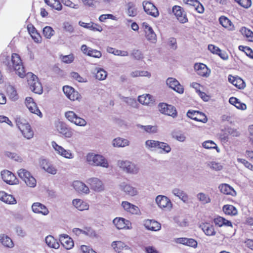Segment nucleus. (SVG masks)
<instances>
[{"mask_svg": "<svg viewBox=\"0 0 253 253\" xmlns=\"http://www.w3.org/2000/svg\"><path fill=\"white\" fill-rule=\"evenodd\" d=\"M0 63L10 72L15 71L16 74L21 78L26 76L30 89L35 93H42V87L37 77L30 72L26 74L23 63L18 54L13 53L11 57L6 54H1Z\"/></svg>", "mask_w": 253, "mask_h": 253, "instance_id": "obj_1", "label": "nucleus"}, {"mask_svg": "<svg viewBox=\"0 0 253 253\" xmlns=\"http://www.w3.org/2000/svg\"><path fill=\"white\" fill-rule=\"evenodd\" d=\"M87 163L92 166H99L104 168H108L109 164L107 160L102 155L94 153H89L85 157Z\"/></svg>", "mask_w": 253, "mask_h": 253, "instance_id": "obj_2", "label": "nucleus"}, {"mask_svg": "<svg viewBox=\"0 0 253 253\" xmlns=\"http://www.w3.org/2000/svg\"><path fill=\"white\" fill-rule=\"evenodd\" d=\"M117 166L123 171L129 174L136 175L140 171L137 164L128 160H119Z\"/></svg>", "mask_w": 253, "mask_h": 253, "instance_id": "obj_3", "label": "nucleus"}, {"mask_svg": "<svg viewBox=\"0 0 253 253\" xmlns=\"http://www.w3.org/2000/svg\"><path fill=\"white\" fill-rule=\"evenodd\" d=\"M17 174L27 186L31 188H34L36 186V179L27 170L21 169L17 171Z\"/></svg>", "mask_w": 253, "mask_h": 253, "instance_id": "obj_4", "label": "nucleus"}, {"mask_svg": "<svg viewBox=\"0 0 253 253\" xmlns=\"http://www.w3.org/2000/svg\"><path fill=\"white\" fill-rule=\"evenodd\" d=\"M65 117L69 122L77 126H84L86 125V121L83 118L79 117L73 111H69L66 112L65 113Z\"/></svg>", "mask_w": 253, "mask_h": 253, "instance_id": "obj_5", "label": "nucleus"}, {"mask_svg": "<svg viewBox=\"0 0 253 253\" xmlns=\"http://www.w3.org/2000/svg\"><path fill=\"white\" fill-rule=\"evenodd\" d=\"M17 126L25 138L30 139L33 137L34 131L28 123L17 121Z\"/></svg>", "mask_w": 253, "mask_h": 253, "instance_id": "obj_6", "label": "nucleus"}, {"mask_svg": "<svg viewBox=\"0 0 253 253\" xmlns=\"http://www.w3.org/2000/svg\"><path fill=\"white\" fill-rule=\"evenodd\" d=\"M51 146L59 155L68 159H72L74 158V154L71 150L65 149L62 146L58 145L55 141L51 142Z\"/></svg>", "mask_w": 253, "mask_h": 253, "instance_id": "obj_7", "label": "nucleus"}, {"mask_svg": "<svg viewBox=\"0 0 253 253\" xmlns=\"http://www.w3.org/2000/svg\"><path fill=\"white\" fill-rule=\"evenodd\" d=\"M158 207L161 209L169 211L172 207V204L170 199L164 195H158L155 199Z\"/></svg>", "mask_w": 253, "mask_h": 253, "instance_id": "obj_8", "label": "nucleus"}, {"mask_svg": "<svg viewBox=\"0 0 253 253\" xmlns=\"http://www.w3.org/2000/svg\"><path fill=\"white\" fill-rule=\"evenodd\" d=\"M142 26L146 40L150 43H156L157 41V35L153 28L146 22L143 23Z\"/></svg>", "mask_w": 253, "mask_h": 253, "instance_id": "obj_9", "label": "nucleus"}, {"mask_svg": "<svg viewBox=\"0 0 253 253\" xmlns=\"http://www.w3.org/2000/svg\"><path fill=\"white\" fill-rule=\"evenodd\" d=\"M25 104L29 111L42 118V114L39 110L37 104L31 97H27L25 100Z\"/></svg>", "mask_w": 253, "mask_h": 253, "instance_id": "obj_10", "label": "nucleus"}, {"mask_svg": "<svg viewBox=\"0 0 253 253\" xmlns=\"http://www.w3.org/2000/svg\"><path fill=\"white\" fill-rule=\"evenodd\" d=\"M159 110L161 113L171 116L173 118L177 116L176 110L172 105L164 103H160L159 105Z\"/></svg>", "mask_w": 253, "mask_h": 253, "instance_id": "obj_11", "label": "nucleus"}, {"mask_svg": "<svg viewBox=\"0 0 253 253\" xmlns=\"http://www.w3.org/2000/svg\"><path fill=\"white\" fill-rule=\"evenodd\" d=\"M2 180L9 185H15L18 183V180L15 175L8 170H3L0 172Z\"/></svg>", "mask_w": 253, "mask_h": 253, "instance_id": "obj_12", "label": "nucleus"}, {"mask_svg": "<svg viewBox=\"0 0 253 253\" xmlns=\"http://www.w3.org/2000/svg\"><path fill=\"white\" fill-rule=\"evenodd\" d=\"M167 85L177 93L182 94L184 93V87L175 78H169L167 79Z\"/></svg>", "mask_w": 253, "mask_h": 253, "instance_id": "obj_13", "label": "nucleus"}, {"mask_svg": "<svg viewBox=\"0 0 253 253\" xmlns=\"http://www.w3.org/2000/svg\"><path fill=\"white\" fill-rule=\"evenodd\" d=\"M119 188L126 195L130 197H134L138 194V191L136 188L126 182L121 183L119 185Z\"/></svg>", "mask_w": 253, "mask_h": 253, "instance_id": "obj_14", "label": "nucleus"}, {"mask_svg": "<svg viewBox=\"0 0 253 253\" xmlns=\"http://www.w3.org/2000/svg\"><path fill=\"white\" fill-rule=\"evenodd\" d=\"M194 68L196 73L199 76L203 77H209L211 73V70L203 63H195L194 66Z\"/></svg>", "mask_w": 253, "mask_h": 253, "instance_id": "obj_15", "label": "nucleus"}, {"mask_svg": "<svg viewBox=\"0 0 253 253\" xmlns=\"http://www.w3.org/2000/svg\"><path fill=\"white\" fill-rule=\"evenodd\" d=\"M63 91L66 96L71 100L79 101L81 99L80 94L71 86L68 85L63 86Z\"/></svg>", "mask_w": 253, "mask_h": 253, "instance_id": "obj_16", "label": "nucleus"}, {"mask_svg": "<svg viewBox=\"0 0 253 253\" xmlns=\"http://www.w3.org/2000/svg\"><path fill=\"white\" fill-rule=\"evenodd\" d=\"M145 12L154 17H157L159 15L157 8L151 2L144 1L142 3Z\"/></svg>", "mask_w": 253, "mask_h": 253, "instance_id": "obj_17", "label": "nucleus"}, {"mask_svg": "<svg viewBox=\"0 0 253 253\" xmlns=\"http://www.w3.org/2000/svg\"><path fill=\"white\" fill-rule=\"evenodd\" d=\"M172 12L180 23H185L188 22L186 14L180 6L174 5L172 7Z\"/></svg>", "mask_w": 253, "mask_h": 253, "instance_id": "obj_18", "label": "nucleus"}, {"mask_svg": "<svg viewBox=\"0 0 253 253\" xmlns=\"http://www.w3.org/2000/svg\"><path fill=\"white\" fill-rule=\"evenodd\" d=\"M187 116L191 119L203 123H206L208 121L207 116L204 113L199 111L189 110L187 113Z\"/></svg>", "mask_w": 253, "mask_h": 253, "instance_id": "obj_19", "label": "nucleus"}, {"mask_svg": "<svg viewBox=\"0 0 253 253\" xmlns=\"http://www.w3.org/2000/svg\"><path fill=\"white\" fill-rule=\"evenodd\" d=\"M81 49L84 54L88 56L96 58H100L102 56L100 51L88 47L85 44L82 45Z\"/></svg>", "mask_w": 253, "mask_h": 253, "instance_id": "obj_20", "label": "nucleus"}, {"mask_svg": "<svg viewBox=\"0 0 253 253\" xmlns=\"http://www.w3.org/2000/svg\"><path fill=\"white\" fill-rule=\"evenodd\" d=\"M92 189L96 192H101L104 190V187L102 181L98 178H90L87 180Z\"/></svg>", "mask_w": 253, "mask_h": 253, "instance_id": "obj_21", "label": "nucleus"}, {"mask_svg": "<svg viewBox=\"0 0 253 253\" xmlns=\"http://www.w3.org/2000/svg\"><path fill=\"white\" fill-rule=\"evenodd\" d=\"M72 186L74 189L80 194H88L90 192L88 187L81 181H74L72 183Z\"/></svg>", "mask_w": 253, "mask_h": 253, "instance_id": "obj_22", "label": "nucleus"}, {"mask_svg": "<svg viewBox=\"0 0 253 253\" xmlns=\"http://www.w3.org/2000/svg\"><path fill=\"white\" fill-rule=\"evenodd\" d=\"M40 165L41 167L47 173L53 175L57 173V169L56 167L50 163L47 160H41L40 162Z\"/></svg>", "mask_w": 253, "mask_h": 253, "instance_id": "obj_23", "label": "nucleus"}, {"mask_svg": "<svg viewBox=\"0 0 253 253\" xmlns=\"http://www.w3.org/2000/svg\"><path fill=\"white\" fill-rule=\"evenodd\" d=\"M32 210L34 213L42 214L43 215H46L49 213L48 209L44 205L39 202L33 204Z\"/></svg>", "mask_w": 253, "mask_h": 253, "instance_id": "obj_24", "label": "nucleus"}, {"mask_svg": "<svg viewBox=\"0 0 253 253\" xmlns=\"http://www.w3.org/2000/svg\"><path fill=\"white\" fill-rule=\"evenodd\" d=\"M0 244L6 249H12L14 247L12 239L5 234H0Z\"/></svg>", "mask_w": 253, "mask_h": 253, "instance_id": "obj_25", "label": "nucleus"}, {"mask_svg": "<svg viewBox=\"0 0 253 253\" xmlns=\"http://www.w3.org/2000/svg\"><path fill=\"white\" fill-rule=\"evenodd\" d=\"M121 206L125 211L134 214H138L140 210L138 207L127 201H123Z\"/></svg>", "mask_w": 253, "mask_h": 253, "instance_id": "obj_26", "label": "nucleus"}, {"mask_svg": "<svg viewBox=\"0 0 253 253\" xmlns=\"http://www.w3.org/2000/svg\"><path fill=\"white\" fill-rule=\"evenodd\" d=\"M59 240L62 245L66 250H70L74 246V243L72 239L66 234L60 235Z\"/></svg>", "mask_w": 253, "mask_h": 253, "instance_id": "obj_27", "label": "nucleus"}, {"mask_svg": "<svg viewBox=\"0 0 253 253\" xmlns=\"http://www.w3.org/2000/svg\"><path fill=\"white\" fill-rule=\"evenodd\" d=\"M143 224L146 229L153 231H159L161 228V224L153 220L146 219Z\"/></svg>", "mask_w": 253, "mask_h": 253, "instance_id": "obj_28", "label": "nucleus"}, {"mask_svg": "<svg viewBox=\"0 0 253 253\" xmlns=\"http://www.w3.org/2000/svg\"><path fill=\"white\" fill-rule=\"evenodd\" d=\"M57 130L60 133L66 138H71L73 135L72 128L67 127L65 124H59L57 126Z\"/></svg>", "mask_w": 253, "mask_h": 253, "instance_id": "obj_29", "label": "nucleus"}, {"mask_svg": "<svg viewBox=\"0 0 253 253\" xmlns=\"http://www.w3.org/2000/svg\"><path fill=\"white\" fill-rule=\"evenodd\" d=\"M113 224L119 229H122L125 228L130 229L129 226L130 223L128 220H126L125 218L122 217H116L113 221Z\"/></svg>", "mask_w": 253, "mask_h": 253, "instance_id": "obj_30", "label": "nucleus"}, {"mask_svg": "<svg viewBox=\"0 0 253 253\" xmlns=\"http://www.w3.org/2000/svg\"><path fill=\"white\" fill-rule=\"evenodd\" d=\"M218 188L220 192L223 194L229 195L232 196H235L237 195L234 188L227 184H221L219 185Z\"/></svg>", "mask_w": 253, "mask_h": 253, "instance_id": "obj_31", "label": "nucleus"}, {"mask_svg": "<svg viewBox=\"0 0 253 253\" xmlns=\"http://www.w3.org/2000/svg\"><path fill=\"white\" fill-rule=\"evenodd\" d=\"M138 100L141 104L148 106H150L155 102L154 97L149 94H145L139 96Z\"/></svg>", "mask_w": 253, "mask_h": 253, "instance_id": "obj_32", "label": "nucleus"}, {"mask_svg": "<svg viewBox=\"0 0 253 253\" xmlns=\"http://www.w3.org/2000/svg\"><path fill=\"white\" fill-rule=\"evenodd\" d=\"M0 200L10 205L17 203L15 198L12 195L8 194L4 191H0Z\"/></svg>", "mask_w": 253, "mask_h": 253, "instance_id": "obj_33", "label": "nucleus"}, {"mask_svg": "<svg viewBox=\"0 0 253 253\" xmlns=\"http://www.w3.org/2000/svg\"><path fill=\"white\" fill-rule=\"evenodd\" d=\"M112 144L114 147H125L130 145V141L127 139L118 137L112 140Z\"/></svg>", "mask_w": 253, "mask_h": 253, "instance_id": "obj_34", "label": "nucleus"}, {"mask_svg": "<svg viewBox=\"0 0 253 253\" xmlns=\"http://www.w3.org/2000/svg\"><path fill=\"white\" fill-rule=\"evenodd\" d=\"M72 204L77 209L80 211L88 210L89 209V206L88 204L81 199H74L72 201Z\"/></svg>", "mask_w": 253, "mask_h": 253, "instance_id": "obj_35", "label": "nucleus"}, {"mask_svg": "<svg viewBox=\"0 0 253 253\" xmlns=\"http://www.w3.org/2000/svg\"><path fill=\"white\" fill-rule=\"evenodd\" d=\"M200 227L207 236H213L216 234L214 226L209 223H203L200 225Z\"/></svg>", "mask_w": 253, "mask_h": 253, "instance_id": "obj_36", "label": "nucleus"}, {"mask_svg": "<svg viewBox=\"0 0 253 253\" xmlns=\"http://www.w3.org/2000/svg\"><path fill=\"white\" fill-rule=\"evenodd\" d=\"M111 247L118 253H121L124 249H129V247L121 241H113L111 244Z\"/></svg>", "mask_w": 253, "mask_h": 253, "instance_id": "obj_37", "label": "nucleus"}, {"mask_svg": "<svg viewBox=\"0 0 253 253\" xmlns=\"http://www.w3.org/2000/svg\"><path fill=\"white\" fill-rule=\"evenodd\" d=\"M214 224L218 227H232V222L221 216H217L214 219Z\"/></svg>", "mask_w": 253, "mask_h": 253, "instance_id": "obj_38", "label": "nucleus"}, {"mask_svg": "<svg viewBox=\"0 0 253 253\" xmlns=\"http://www.w3.org/2000/svg\"><path fill=\"white\" fill-rule=\"evenodd\" d=\"M228 81L239 88H242L245 87L244 81L241 78H237L232 75H229L228 76Z\"/></svg>", "mask_w": 253, "mask_h": 253, "instance_id": "obj_39", "label": "nucleus"}, {"mask_svg": "<svg viewBox=\"0 0 253 253\" xmlns=\"http://www.w3.org/2000/svg\"><path fill=\"white\" fill-rule=\"evenodd\" d=\"M219 22L220 24L229 30L233 31L234 30V26L231 21L225 16H221L219 18Z\"/></svg>", "mask_w": 253, "mask_h": 253, "instance_id": "obj_40", "label": "nucleus"}, {"mask_svg": "<svg viewBox=\"0 0 253 253\" xmlns=\"http://www.w3.org/2000/svg\"><path fill=\"white\" fill-rule=\"evenodd\" d=\"M229 102L231 104L235 106L238 109L245 110L247 109L246 105L245 103L241 102L239 99L236 97H230L229 98Z\"/></svg>", "mask_w": 253, "mask_h": 253, "instance_id": "obj_41", "label": "nucleus"}, {"mask_svg": "<svg viewBox=\"0 0 253 253\" xmlns=\"http://www.w3.org/2000/svg\"><path fill=\"white\" fill-rule=\"evenodd\" d=\"M222 210L223 212L226 215L234 216L237 215L238 213L237 209L231 205H224L222 208Z\"/></svg>", "mask_w": 253, "mask_h": 253, "instance_id": "obj_42", "label": "nucleus"}, {"mask_svg": "<svg viewBox=\"0 0 253 253\" xmlns=\"http://www.w3.org/2000/svg\"><path fill=\"white\" fill-rule=\"evenodd\" d=\"M45 241L46 245L50 248L56 249L59 248V243L51 235L47 236L45 239Z\"/></svg>", "mask_w": 253, "mask_h": 253, "instance_id": "obj_43", "label": "nucleus"}, {"mask_svg": "<svg viewBox=\"0 0 253 253\" xmlns=\"http://www.w3.org/2000/svg\"><path fill=\"white\" fill-rule=\"evenodd\" d=\"M45 2L52 9L57 11L62 10V6L58 0H44Z\"/></svg>", "mask_w": 253, "mask_h": 253, "instance_id": "obj_44", "label": "nucleus"}, {"mask_svg": "<svg viewBox=\"0 0 253 253\" xmlns=\"http://www.w3.org/2000/svg\"><path fill=\"white\" fill-rule=\"evenodd\" d=\"M136 126L137 128L142 129L145 132L149 133H155L158 131V128L156 126H143L140 124H138L136 125Z\"/></svg>", "mask_w": 253, "mask_h": 253, "instance_id": "obj_45", "label": "nucleus"}, {"mask_svg": "<svg viewBox=\"0 0 253 253\" xmlns=\"http://www.w3.org/2000/svg\"><path fill=\"white\" fill-rule=\"evenodd\" d=\"M130 75L132 78L145 77L150 78L151 77V74L149 72L144 70H135L131 72Z\"/></svg>", "mask_w": 253, "mask_h": 253, "instance_id": "obj_46", "label": "nucleus"}, {"mask_svg": "<svg viewBox=\"0 0 253 253\" xmlns=\"http://www.w3.org/2000/svg\"><path fill=\"white\" fill-rule=\"evenodd\" d=\"M94 74H95V78L98 80H104L107 76V73L103 69L100 68H96L94 70Z\"/></svg>", "mask_w": 253, "mask_h": 253, "instance_id": "obj_47", "label": "nucleus"}, {"mask_svg": "<svg viewBox=\"0 0 253 253\" xmlns=\"http://www.w3.org/2000/svg\"><path fill=\"white\" fill-rule=\"evenodd\" d=\"M159 141L149 139L145 142V146L146 149L150 151H154L156 149H158Z\"/></svg>", "mask_w": 253, "mask_h": 253, "instance_id": "obj_48", "label": "nucleus"}, {"mask_svg": "<svg viewBox=\"0 0 253 253\" xmlns=\"http://www.w3.org/2000/svg\"><path fill=\"white\" fill-rule=\"evenodd\" d=\"M127 7V14L129 16L134 17L137 14V9L135 8V4L132 2H129L126 4Z\"/></svg>", "mask_w": 253, "mask_h": 253, "instance_id": "obj_49", "label": "nucleus"}, {"mask_svg": "<svg viewBox=\"0 0 253 253\" xmlns=\"http://www.w3.org/2000/svg\"><path fill=\"white\" fill-rule=\"evenodd\" d=\"M107 50L108 52L113 54L115 55L127 56L128 55L127 51L118 50L112 47H108Z\"/></svg>", "mask_w": 253, "mask_h": 253, "instance_id": "obj_50", "label": "nucleus"}, {"mask_svg": "<svg viewBox=\"0 0 253 253\" xmlns=\"http://www.w3.org/2000/svg\"><path fill=\"white\" fill-rule=\"evenodd\" d=\"M202 146L205 149H215L217 152H220V149L217 146V145L212 140H207L204 141L202 143Z\"/></svg>", "mask_w": 253, "mask_h": 253, "instance_id": "obj_51", "label": "nucleus"}, {"mask_svg": "<svg viewBox=\"0 0 253 253\" xmlns=\"http://www.w3.org/2000/svg\"><path fill=\"white\" fill-rule=\"evenodd\" d=\"M197 198L199 201H200L203 204H206L210 203L211 201V199L210 196L204 193L201 192L197 195Z\"/></svg>", "mask_w": 253, "mask_h": 253, "instance_id": "obj_52", "label": "nucleus"}, {"mask_svg": "<svg viewBox=\"0 0 253 253\" xmlns=\"http://www.w3.org/2000/svg\"><path fill=\"white\" fill-rule=\"evenodd\" d=\"M42 34L46 39H50L54 35L55 31L52 27L46 26L42 30Z\"/></svg>", "mask_w": 253, "mask_h": 253, "instance_id": "obj_53", "label": "nucleus"}, {"mask_svg": "<svg viewBox=\"0 0 253 253\" xmlns=\"http://www.w3.org/2000/svg\"><path fill=\"white\" fill-rule=\"evenodd\" d=\"M240 32L243 35L246 36L249 41L253 42V32L250 30L245 27H242Z\"/></svg>", "mask_w": 253, "mask_h": 253, "instance_id": "obj_54", "label": "nucleus"}, {"mask_svg": "<svg viewBox=\"0 0 253 253\" xmlns=\"http://www.w3.org/2000/svg\"><path fill=\"white\" fill-rule=\"evenodd\" d=\"M171 136L172 138L180 142H184L186 139L184 134L178 131H173L171 132Z\"/></svg>", "mask_w": 253, "mask_h": 253, "instance_id": "obj_55", "label": "nucleus"}, {"mask_svg": "<svg viewBox=\"0 0 253 253\" xmlns=\"http://www.w3.org/2000/svg\"><path fill=\"white\" fill-rule=\"evenodd\" d=\"M158 149L162 150V153H169L171 151L170 146L167 143L163 142H159Z\"/></svg>", "mask_w": 253, "mask_h": 253, "instance_id": "obj_56", "label": "nucleus"}, {"mask_svg": "<svg viewBox=\"0 0 253 253\" xmlns=\"http://www.w3.org/2000/svg\"><path fill=\"white\" fill-rule=\"evenodd\" d=\"M208 166L214 170H220L223 168V166L220 163L215 161H211L208 163Z\"/></svg>", "mask_w": 253, "mask_h": 253, "instance_id": "obj_57", "label": "nucleus"}, {"mask_svg": "<svg viewBox=\"0 0 253 253\" xmlns=\"http://www.w3.org/2000/svg\"><path fill=\"white\" fill-rule=\"evenodd\" d=\"M70 76L73 79L76 80L78 82L86 83L87 82L86 78L82 77L77 72H72L70 73Z\"/></svg>", "mask_w": 253, "mask_h": 253, "instance_id": "obj_58", "label": "nucleus"}, {"mask_svg": "<svg viewBox=\"0 0 253 253\" xmlns=\"http://www.w3.org/2000/svg\"><path fill=\"white\" fill-rule=\"evenodd\" d=\"M60 58L63 62L70 64L73 62L75 57L73 54H70L67 55L61 56Z\"/></svg>", "mask_w": 253, "mask_h": 253, "instance_id": "obj_59", "label": "nucleus"}, {"mask_svg": "<svg viewBox=\"0 0 253 253\" xmlns=\"http://www.w3.org/2000/svg\"><path fill=\"white\" fill-rule=\"evenodd\" d=\"M235 1L245 8H248L252 5L251 0H235Z\"/></svg>", "mask_w": 253, "mask_h": 253, "instance_id": "obj_60", "label": "nucleus"}, {"mask_svg": "<svg viewBox=\"0 0 253 253\" xmlns=\"http://www.w3.org/2000/svg\"><path fill=\"white\" fill-rule=\"evenodd\" d=\"M62 2L66 6L74 9H78L79 8V5L78 4L74 3L70 0H61Z\"/></svg>", "mask_w": 253, "mask_h": 253, "instance_id": "obj_61", "label": "nucleus"}, {"mask_svg": "<svg viewBox=\"0 0 253 253\" xmlns=\"http://www.w3.org/2000/svg\"><path fill=\"white\" fill-rule=\"evenodd\" d=\"M185 245L195 249L197 247L198 243L197 242L195 239L192 238H187V240Z\"/></svg>", "mask_w": 253, "mask_h": 253, "instance_id": "obj_62", "label": "nucleus"}, {"mask_svg": "<svg viewBox=\"0 0 253 253\" xmlns=\"http://www.w3.org/2000/svg\"><path fill=\"white\" fill-rule=\"evenodd\" d=\"M237 161L239 163L243 164L247 168L253 171V165L246 160L241 158H238Z\"/></svg>", "mask_w": 253, "mask_h": 253, "instance_id": "obj_63", "label": "nucleus"}, {"mask_svg": "<svg viewBox=\"0 0 253 253\" xmlns=\"http://www.w3.org/2000/svg\"><path fill=\"white\" fill-rule=\"evenodd\" d=\"M208 49L213 54H216L217 55V54H218V53H219V52L220 51V49L213 45V44H209L208 45Z\"/></svg>", "mask_w": 253, "mask_h": 253, "instance_id": "obj_64", "label": "nucleus"}]
</instances>
